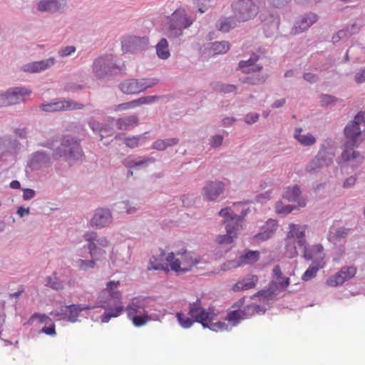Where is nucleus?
I'll return each mask as SVG.
<instances>
[{
  "instance_id": "3c124183",
  "label": "nucleus",
  "mask_w": 365,
  "mask_h": 365,
  "mask_svg": "<svg viewBox=\"0 0 365 365\" xmlns=\"http://www.w3.org/2000/svg\"><path fill=\"white\" fill-rule=\"evenodd\" d=\"M141 139V136H132L124 138V143L130 148H135L139 145V140Z\"/></svg>"
},
{
  "instance_id": "0e129e2a",
  "label": "nucleus",
  "mask_w": 365,
  "mask_h": 365,
  "mask_svg": "<svg viewBox=\"0 0 365 365\" xmlns=\"http://www.w3.org/2000/svg\"><path fill=\"white\" fill-rule=\"evenodd\" d=\"M268 199H269V192H267L263 194H260L257 195V201L260 203H264L265 201H267Z\"/></svg>"
},
{
  "instance_id": "72a5a7b5",
  "label": "nucleus",
  "mask_w": 365,
  "mask_h": 365,
  "mask_svg": "<svg viewBox=\"0 0 365 365\" xmlns=\"http://www.w3.org/2000/svg\"><path fill=\"white\" fill-rule=\"evenodd\" d=\"M251 317V315L245 313V312L239 310H234L228 314H227V317H225V320L230 324H232L233 326L236 325L239 323L240 320H245Z\"/></svg>"
},
{
  "instance_id": "dca6fc26",
  "label": "nucleus",
  "mask_w": 365,
  "mask_h": 365,
  "mask_svg": "<svg viewBox=\"0 0 365 365\" xmlns=\"http://www.w3.org/2000/svg\"><path fill=\"white\" fill-rule=\"evenodd\" d=\"M334 157V154L331 150L322 148L319 150V153H317V157L309 164L307 169H309V171H312L317 168L328 167L332 163Z\"/></svg>"
},
{
  "instance_id": "6ab92c4d",
  "label": "nucleus",
  "mask_w": 365,
  "mask_h": 365,
  "mask_svg": "<svg viewBox=\"0 0 365 365\" xmlns=\"http://www.w3.org/2000/svg\"><path fill=\"white\" fill-rule=\"evenodd\" d=\"M111 222V213L109 210L98 208L95 211L94 216L91 220V226L93 227L102 228Z\"/></svg>"
},
{
  "instance_id": "49530a36",
  "label": "nucleus",
  "mask_w": 365,
  "mask_h": 365,
  "mask_svg": "<svg viewBox=\"0 0 365 365\" xmlns=\"http://www.w3.org/2000/svg\"><path fill=\"white\" fill-rule=\"evenodd\" d=\"M135 81L145 90H148L158 83V79L155 78L135 79Z\"/></svg>"
},
{
  "instance_id": "0eeeda50",
  "label": "nucleus",
  "mask_w": 365,
  "mask_h": 365,
  "mask_svg": "<svg viewBox=\"0 0 365 365\" xmlns=\"http://www.w3.org/2000/svg\"><path fill=\"white\" fill-rule=\"evenodd\" d=\"M119 285V281H110L106 283L105 292L108 294L109 297L114 299L115 307L111 308L105 303L100 305V307L106 310V312L101 316V322H102V323H108L110 318L118 317L123 312V307L121 302V292L117 289Z\"/></svg>"
},
{
  "instance_id": "09e8293b",
  "label": "nucleus",
  "mask_w": 365,
  "mask_h": 365,
  "mask_svg": "<svg viewBox=\"0 0 365 365\" xmlns=\"http://www.w3.org/2000/svg\"><path fill=\"white\" fill-rule=\"evenodd\" d=\"M99 255L94 257V259L86 260V259H80L78 261V267L81 270H87L88 269H93L95 267L96 262L98 260V257Z\"/></svg>"
},
{
  "instance_id": "7c9ffc66",
  "label": "nucleus",
  "mask_w": 365,
  "mask_h": 365,
  "mask_svg": "<svg viewBox=\"0 0 365 365\" xmlns=\"http://www.w3.org/2000/svg\"><path fill=\"white\" fill-rule=\"evenodd\" d=\"M65 6V0H41L37 4V10L40 11H57Z\"/></svg>"
},
{
  "instance_id": "e2e57ef3",
  "label": "nucleus",
  "mask_w": 365,
  "mask_h": 365,
  "mask_svg": "<svg viewBox=\"0 0 365 365\" xmlns=\"http://www.w3.org/2000/svg\"><path fill=\"white\" fill-rule=\"evenodd\" d=\"M35 195V191L31 189H24L23 190V199L24 200H30Z\"/></svg>"
},
{
  "instance_id": "c9c22d12",
  "label": "nucleus",
  "mask_w": 365,
  "mask_h": 365,
  "mask_svg": "<svg viewBox=\"0 0 365 365\" xmlns=\"http://www.w3.org/2000/svg\"><path fill=\"white\" fill-rule=\"evenodd\" d=\"M325 265L326 264H311L302 275L303 282H308L314 278L318 271L324 269Z\"/></svg>"
},
{
  "instance_id": "052dcab7",
  "label": "nucleus",
  "mask_w": 365,
  "mask_h": 365,
  "mask_svg": "<svg viewBox=\"0 0 365 365\" xmlns=\"http://www.w3.org/2000/svg\"><path fill=\"white\" fill-rule=\"evenodd\" d=\"M258 120V114L255 113H250L245 117V121L247 124H252Z\"/></svg>"
},
{
  "instance_id": "cd10ccee",
  "label": "nucleus",
  "mask_w": 365,
  "mask_h": 365,
  "mask_svg": "<svg viewBox=\"0 0 365 365\" xmlns=\"http://www.w3.org/2000/svg\"><path fill=\"white\" fill-rule=\"evenodd\" d=\"M293 137L299 145L304 147H309L315 145L316 138L310 133H303V129L297 128L293 133Z\"/></svg>"
},
{
  "instance_id": "412c9836",
  "label": "nucleus",
  "mask_w": 365,
  "mask_h": 365,
  "mask_svg": "<svg viewBox=\"0 0 365 365\" xmlns=\"http://www.w3.org/2000/svg\"><path fill=\"white\" fill-rule=\"evenodd\" d=\"M112 69H113V66L108 58L100 57L93 63V71L98 78H102L111 73Z\"/></svg>"
},
{
  "instance_id": "a19ab883",
  "label": "nucleus",
  "mask_w": 365,
  "mask_h": 365,
  "mask_svg": "<svg viewBox=\"0 0 365 365\" xmlns=\"http://www.w3.org/2000/svg\"><path fill=\"white\" fill-rule=\"evenodd\" d=\"M235 18H225L219 21L218 27L219 31L221 32H229L230 29L235 26Z\"/></svg>"
},
{
  "instance_id": "6e6d98bb",
  "label": "nucleus",
  "mask_w": 365,
  "mask_h": 365,
  "mask_svg": "<svg viewBox=\"0 0 365 365\" xmlns=\"http://www.w3.org/2000/svg\"><path fill=\"white\" fill-rule=\"evenodd\" d=\"M139 107V105L136 104L133 101L126 102L124 103L118 104L116 106V110L117 111H121V110H127L128 109H133Z\"/></svg>"
},
{
  "instance_id": "393cba45",
  "label": "nucleus",
  "mask_w": 365,
  "mask_h": 365,
  "mask_svg": "<svg viewBox=\"0 0 365 365\" xmlns=\"http://www.w3.org/2000/svg\"><path fill=\"white\" fill-rule=\"evenodd\" d=\"M257 282L258 277L257 275L250 274L233 284L231 290H232L233 292L237 293L241 291L252 289L255 287Z\"/></svg>"
},
{
  "instance_id": "423d86ee",
  "label": "nucleus",
  "mask_w": 365,
  "mask_h": 365,
  "mask_svg": "<svg viewBox=\"0 0 365 365\" xmlns=\"http://www.w3.org/2000/svg\"><path fill=\"white\" fill-rule=\"evenodd\" d=\"M188 314L191 319L205 328H209L215 331H221L227 329V325L225 323L213 322V314L203 309L197 301L189 305Z\"/></svg>"
},
{
  "instance_id": "37998d69",
  "label": "nucleus",
  "mask_w": 365,
  "mask_h": 365,
  "mask_svg": "<svg viewBox=\"0 0 365 365\" xmlns=\"http://www.w3.org/2000/svg\"><path fill=\"white\" fill-rule=\"evenodd\" d=\"M211 49L215 54H224L229 50V43L227 41L214 42Z\"/></svg>"
},
{
  "instance_id": "864d4df0",
  "label": "nucleus",
  "mask_w": 365,
  "mask_h": 365,
  "mask_svg": "<svg viewBox=\"0 0 365 365\" xmlns=\"http://www.w3.org/2000/svg\"><path fill=\"white\" fill-rule=\"evenodd\" d=\"M215 90L221 93H227L235 92L236 88L235 86L231 84H217V86H215Z\"/></svg>"
},
{
  "instance_id": "c756f323",
  "label": "nucleus",
  "mask_w": 365,
  "mask_h": 365,
  "mask_svg": "<svg viewBox=\"0 0 365 365\" xmlns=\"http://www.w3.org/2000/svg\"><path fill=\"white\" fill-rule=\"evenodd\" d=\"M299 187L297 185L289 186L285 188L283 197L288 201L297 202V207H304L306 205L305 200L299 198Z\"/></svg>"
},
{
  "instance_id": "a878e982",
  "label": "nucleus",
  "mask_w": 365,
  "mask_h": 365,
  "mask_svg": "<svg viewBox=\"0 0 365 365\" xmlns=\"http://www.w3.org/2000/svg\"><path fill=\"white\" fill-rule=\"evenodd\" d=\"M31 91L26 88H15L11 91H8L5 94L1 95V96H6L8 101L13 105L19 103L20 101H24V98L29 96Z\"/></svg>"
},
{
  "instance_id": "a211bd4d",
  "label": "nucleus",
  "mask_w": 365,
  "mask_h": 365,
  "mask_svg": "<svg viewBox=\"0 0 365 365\" xmlns=\"http://www.w3.org/2000/svg\"><path fill=\"white\" fill-rule=\"evenodd\" d=\"M349 228L341 226L339 222H335L329 227L327 240L333 244H336L344 240L348 235H349Z\"/></svg>"
},
{
  "instance_id": "2f4dec72",
  "label": "nucleus",
  "mask_w": 365,
  "mask_h": 365,
  "mask_svg": "<svg viewBox=\"0 0 365 365\" xmlns=\"http://www.w3.org/2000/svg\"><path fill=\"white\" fill-rule=\"evenodd\" d=\"M139 123V118L135 115L120 118L116 120V128L119 130H128Z\"/></svg>"
},
{
  "instance_id": "bf43d9fd",
  "label": "nucleus",
  "mask_w": 365,
  "mask_h": 365,
  "mask_svg": "<svg viewBox=\"0 0 365 365\" xmlns=\"http://www.w3.org/2000/svg\"><path fill=\"white\" fill-rule=\"evenodd\" d=\"M76 48L73 46H68L63 48L60 49L58 51V55L61 57L68 56L73 53H75Z\"/></svg>"
},
{
  "instance_id": "ddd939ff",
  "label": "nucleus",
  "mask_w": 365,
  "mask_h": 365,
  "mask_svg": "<svg viewBox=\"0 0 365 365\" xmlns=\"http://www.w3.org/2000/svg\"><path fill=\"white\" fill-rule=\"evenodd\" d=\"M225 184L220 180L208 181L202 187V197L207 201H216L223 194Z\"/></svg>"
},
{
  "instance_id": "680f3d73",
  "label": "nucleus",
  "mask_w": 365,
  "mask_h": 365,
  "mask_svg": "<svg viewBox=\"0 0 365 365\" xmlns=\"http://www.w3.org/2000/svg\"><path fill=\"white\" fill-rule=\"evenodd\" d=\"M223 141V137L220 135H217L211 138V145L212 147H218L222 145V142Z\"/></svg>"
},
{
  "instance_id": "774afa93",
  "label": "nucleus",
  "mask_w": 365,
  "mask_h": 365,
  "mask_svg": "<svg viewBox=\"0 0 365 365\" xmlns=\"http://www.w3.org/2000/svg\"><path fill=\"white\" fill-rule=\"evenodd\" d=\"M303 77H304L305 81H309L310 83L315 82L317 80V77L311 73H305L304 76H303Z\"/></svg>"
},
{
  "instance_id": "aec40b11",
  "label": "nucleus",
  "mask_w": 365,
  "mask_h": 365,
  "mask_svg": "<svg viewBox=\"0 0 365 365\" xmlns=\"http://www.w3.org/2000/svg\"><path fill=\"white\" fill-rule=\"evenodd\" d=\"M317 21V15L314 13H308L299 18L295 22L294 27L292 29L293 35H297L304 32Z\"/></svg>"
},
{
  "instance_id": "473e14b6",
  "label": "nucleus",
  "mask_w": 365,
  "mask_h": 365,
  "mask_svg": "<svg viewBox=\"0 0 365 365\" xmlns=\"http://www.w3.org/2000/svg\"><path fill=\"white\" fill-rule=\"evenodd\" d=\"M257 59V56H254L247 61H242L239 63V67H240L242 72L245 73H254L255 72H258L262 69V66L255 64Z\"/></svg>"
},
{
  "instance_id": "de8ad7c7",
  "label": "nucleus",
  "mask_w": 365,
  "mask_h": 365,
  "mask_svg": "<svg viewBox=\"0 0 365 365\" xmlns=\"http://www.w3.org/2000/svg\"><path fill=\"white\" fill-rule=\"evenodd\" d=\"M176 317L179 324H180V326L184 329H188L191 327V326L193 324V322H195L193 319H191L180 312L177 313Z\"/></svg>"
},
{
  "instance_id": "338daca9",
  "label": "nucleus",
  "mask_w": 365,
  "mask_h": 365,
  "mask_svg": "<svg viewBox=\"0 0 365 365\" xmlns=\"http://www.w3.org/2000/svg\"><path fill=\"white\" fill-rule=\"evenodd\" d=\"M356 182V178L354 177H350L344 182V187L349 188L354 185Z\"/></svg>"
},
{
  "instance_id": "9d476101",
  "label": "nucleus",
  "mask_w": 365,
  "mask_h": 365,
  "mask_svg": "<svg viewBox=\"0 0 365 365\" xmlns=\"http://www.w3.org/2000/svg\"><path fill=\"white\" fill-rule=\"evenodd\" d=\"M53 156H54L55 159L63 156L78 159L81 156V146H79L77 141L73 140V138L65 137L64 139H63L62 145L57 148Z\"/></svg>"
},
{
  "instance_id": "4be33fe9",
  "label": "nucleus",
  "mask_w": 365,
  "mask_h": 365,
  "mask_svg": "<svg viewBox=\"0 0 365 365\" xmlns=\"http://www.w3.org/2000/svg\"><path fill=\"white\" fill-rule=\"evenodd\" d=\"M55 63V58L50 57L46 60L34 61L23 66V71L31 73H40L50 68Z\"/></svg>"
},
{
  "instance_id": "4468645a",
  "label": "nucleus",
  "mask_w": 365,
  "mask_h": 365,
  "mask_svg": "<svg viewBox=\"0 0 365 365\" xmlns=\"http://www.w3.org/2000/svg\"><path fill=\"white\" fill-rule=\"evenodd\" d=\"M83 106L71 100H60L47 104H42L40 108L46 112H61L83 108Z\"/></svg>"
},
{
  "instance_id": "e433bc0d",
  "label": "nucleus",
  "mask_w": 365,
  "mask_h": 365,
  "mask_svg": "<svg viewBox=\"0 0 365 365\" xmlns=\"http://www.w3.org/2000/svg\"><path fill=\"white\" fill-rule=\"evenodd\" d=\"M178 139L176 138H168L166 140H158L154 143H153V146L151 148L155 150H165L166 148L169 147H172L173 145H177Z\"/></svg>"
},
{
  "instance_id": "2eb2a0df",
  "label": "nucleus",
  "mask_w": 365,
  "mask_h": 365,
  "mask_svg": "<svg viewBox=\"0 0 365 365\" xmlns=\"http://www.w3.org/2000/svg\"><path fill=\"white\" fill-rule=\"evenodd\" d=\"M303 258L312 261V264H326L325 251H324V247L319 243L304 247Z\"/></svg>"
},
{
  "instance_id": "7ed1b4c3",
  "label": "nucleus",
  "mask_w": 365,
  "mask_h": 365,
  "mask_svg": "<svg viewBox=\"0 0 365 365\" xmlns=\"http://www.w3.org/2000/svg\"><path fill=\"white\" fill-rule=\"evenodd\" d=\"M219 215L223 218L222 223L225 225L227 234L218 235L215 238V242L219 245H230L236 239L237 232L242 228V218L234 213L230 207H225L219 211Z\"/></svg>"
},
{
  "instance_id": "5701e85b",
  "label": "nucleus",
  "mask_w": 365,
  "mask_h": 365,
  "mask_svg": "<svg viewBox=\"0 0 365 365\" xmlns=\"http://www.w3.org/2000/svg\"><path fill=\"white\" fill-rule=\"evenodd\" d=\"M166 255L167 254L163 252L159 256L151 257L150 259H149L147 269L165 272H170L169 262L165 260Z\"/></svg>"
},
{
  "instance_id": "c03bdc74",
  "label": "nucleus",
  "mask_w": 365,
  "mask_h": 365,
  "mask_svg": "<svg viewBox=\"0 0 365 365\" xmlns=\"http://www.w3.org/2000/svg\"><path fill=\"white\" fill-rule=\"evenodd\" d=\"M160 96H142L136 100L131 101L139 106L142 105H150L159 101Z\"/></svg>"
},
{
  "instance_id": "f03ea898",
  "label": "nucleus",
  "mask_w": 365,
  "mask_h": 365,
  "mask_svg": "<svg viewBox=\"0 0 365 365\" xmlns=\"http://www.w3.org/2000/svg\"><path fill=\"white\" fill-rule=\"evenodd\" d=\"M166 261L169 263L170 271L177 274H186L192 271L200 264L205 263L199 255L185 248L167 253Z\"/></svg>"
},
{
  "instance_id": "13d9d810",
  "label": "nucleus",
  "mask_w": 365,
  "mask_h": 365,
  "mask_svg": "<svg viewBox=\"0 0 365 365\" xmlns=\"http://www.w3.org/2000/svg\"><path fill=\"white\" fill-rule=\"evenodd\" d=\"M42 333L47 336H55V324L51 323V324H45L44 327L42 328Z\"/></svg>"
},
{
  "instance_id": "6e6552de",
  "label": "nucleus",
  "mask_w": 365,
  "mask_h": 365,
  "mask_svg": "<svg viewBox=\"0 0 365 365\" xmlns=\"http://www.w3.org/2000/svg\"><path fill=\"white\" fill-rule=\"evenodd\" d=\"M193 24V19L190 17L183 9H178L168 17V36H181L184 29Z\"/></svg>"
},
{
  "instance_id": "a18cd8bd",
  "label": "nucleus",
  "mask_w": 365,
  "mask_h": 365,
  "mask_svg": "<svg viewBox=\"0 0 365 365\" xmlns=\"http://www.w3.org/2000/svg\"><path fill=\"white\" fill-rule=\"evenodd\" d=\"M241 311L245 312L247 314L252 316L255 314H264V312H265V309L257 304H252L246 306L245 308Z\"/></svg>"
},
{
  "instance_id": "20e7f679",
  "label": "nucleus",
  "mask_w": 365,
  "mask_h": 365,
  "mask_svg": "<svg viewBox=\"0 0 365 365\" xmlns=\"http://www.w3.org/2000/svg\"><path fill=\"white\" fill-rule=\"evenodd\" d=\"M289 232L285 238V255L287 258L292 259L297 256V247H308L306 246L305 225L289 224Z\"/></svg>"
},
{
  "instance_id": "79ce46f5",
  "label": "nucleus",
  "mask_w": 365,
  "mask_h": 365,
  "mask_svg": "<svg viewBox=\"0 0 365 365\" xmlns=\"http://www.w3.org/2000/svg\"><path fill=\"white\" fill-rule=\"evenodd\" d=\"M267 78V76L266 75L254 74L245 78L242 82L243 83H249L250 85H260L265 82Z\"/></svg>"
},
{
  "instance_id": "9b49d317",
  "label": "nucleus",
  "mask_w": 365,
  "mask_h": 365,
  "mask_svg": "<svg viewBox=\"0 0 365 365\" xmlns=\"http://www.w3.org/2000/svg\"><path fill=\"white\" fill-rule=\"evenodd\" d=\"M84 239L88 242L91 257L105 255V251L102 248H106L109 245V242L105 237H98L97 233L88 232L84 234Z\"/></svg>"
},
{
  "instance_id": "8fccbe9b",
  "label": "nucleus",
  "mask_w": 365,
  "mask_h": 365,
  "mask_svg": "<svg viewBox=\"0 0 365 365\" xmlns=\"http://www.w3.org/2000/svg\"><path fill=\"white\" fill-rule=\"evenodd\" d=\"M35 319L38 320V322H40L41 324H44L45 325L53 324L51 318H49L48 317H47V315L44 314H33L32 317H31L30 320L34 321Z\"/></svg>"
},
{
  "instance_id": "4c0bfd02",
  "label": "nucleus",
  "mask_w": 365,
  "mask_h": 365,
  "mask_svg": "<svg viewBox=\"0 0 365 365\" xmlns=\"http://www.w3.org/2000/svg\"><path fill=\"white\" fill-rule=\"evenodd\" d=\"M259 252L257 251H247L245 254L241 255L238 261L245 264H253L258 260Z\"/></svg>"
},
{
  "instance_id": "4d7b16f0",
  "label": "nucleus",
  "mask_w": 365,
  "mask_h": 365,
  "mask_svg": "<svg viewBox=\"0 0 365 365\" xmlns=\"http://www.w3.org/2000/svg\"><path fill=\"white\" fill-rule=\"evenodd\" d=\"M245 264L241 263L238 260H230L223 264V269L228 270L230 269H236Z\"/></svg>"
},
{
  "instance_id": "ea45409f",
  "label": "nucleus",
  "mask_w": 365,
  "mask_h": 365,
  "mask_svg": "<svg viewBox=\"0 0 365 365\" xmlns=\"http://www.w3.org/2000/svg\"><path fill=\"white\" fill-rule=\"evenodd\" d=\"M46 286L54 290H61L63 289V282L58 279L56 272L51 276L46 277Z\"/></svg>"
},
{
  "instance_id": "f3484780",
  "label": "nucleus",
  "mask_w": 365,
  "mask_h": 365,
  "mask_svg": "<svg viewBox=\"0 0 365 365\" xmlns=\"http://www.w3.org/2000/svg\"><path fill=\"white\" fill-rule=\"evenodd\" d=\"M148 45V38L128 36L121 41V49L124 53H134L143 49Z\"/></svg>"
},
{
  "instance_id": "bb28decb",
  "label": "nucleus",
  "mask_w": 365,
  "mask_h": 365,
  "mask_svg": "<svg viewBox=\"0 0 365 365\" xmlns=\"http://www.w3.org/2000/svg\"><path fill=\"white\" fill-rule=\"evenodd\" d=\"M277 228V223L274 220H269L261 228V232L255 235V239L257 241H266L273 236L274 233Z\"/></svg>"
},
{
  "instance_id": "603ef678",
  "label": "nucleus",
  "mask_w": 365,
  "mask_h": 365,
  "mask_svg": "<svg viewBox=\"0 0 365 365\" xmlns=\"http://www.w3.org/2000/svg\"><path fill=\"white\" fill-rule=\"evenodd\" d=\"M294 208H296V207L284 205L281 202H277V205H275V210H277V212L279 214H289L292 212Z\"/></svg>"
},
{
  "instance_id": "58836bf2",
  "label": "nucleus",
  "mask_w": 365,
  "mask_h": 365,
  "mask_svg": "<svg viewBox=\"0 0 365 365\" xmlns=\"http://www.w3.org/2000/svg\"><path fill=\"white\" fill-rule=\"evenodd\" d=\"M149 163H155V158H142L140 160H133L130 157L127 158L124 160L125 166L128 168H133L137 166L145 165Z\"/></svg>"
},
{
  "instance_id": "f8f14e48",
  "label": "nucleus",
  "mask_w": 365,
  "mask_h": 365,
  "mask_svg": "<svg viewBox=\"0 0 365 365\" xmlns=\"http://www.w3.org/2000/svg\"><path fill=\"white\" fill-rule=\"evenodd\" d=\"M356 273H357V268H356V267H343L339 272L327 278V285L331 287L341 286L346 281L354 278Z\"/></svg>"
},
{
  "instance_id": "b1692460",
  "label": "nucleus",
  "mask_w": 365,
  "mask_h": 365,
  "mask_svg": "<svg viewBox=\"0 0 365 365\" xmlns=\"http://www.w3.org/2000/svg\"><path fill=\"white\" fill-rule=\"evenodd\" d=\"M96 307H99V306L90 307L88 305L71 304L62 307V312L68 313L67 320L73 323L77 321L78 316L81 312L96 309Z\"/></svg>"
},
{
  "instance_id": "39448f33",
  "label": "nucleus",
  "mask_w": 365,
  "mask_h": 365,
  "mask_svg": "<svg viewBox=\"0 0 365 365\" xmlns=\"http://www.w3.org/2000/svg\"><path fill=\"white\" fill-rule=\"evenodd\" d=\"M148 299L146 298L135 297L131 299L124 311L127 317L136 327H140L151 322V316L145 310Z\"/></svg>"
},
{
  "instance_id": "f257e3e1",
  "label": "nucleus",
  "mask_w": 365,
  "mask_h": 365,
  "mask_svg": "<svg viewBox=\"0 0 365 365\" xmlns=\"http://www.w3.org/2000/svg\"><path fill=\"white\" fill-rule=\"evenodd\" d=\"M363 125L365 127V113L360 112L355 116L353 122L344 128L345 135V144H344L343 153L339 157V163L354 161L359 164L364 158L359 153L354 150L362 142L361 131L359 126Z\"/></svg>"
},
{
  "instance_id": "c85d7f7f",
  "label": "nucleus",
  "mask_w": 365,
  "mask_h": 365,
  "mask_svg": "<svg viewBox=\"0 0 365 365\" xmlns=\"http://www.w3.org/2000/svg\"><path fill=\"white\" fill-rule=\"evenodd\" d=\"M119 89L121 92L128 95L139 94V93L145 91V88L138 84L135 79H127L121 82L119 85Z\"/></svg>"
},
{
  "instance_id": "69168bd1",
  "label": "nucleus",
  "mask_w": 365,
  "mask_h": 365,
  "mask_svg": "<svg viewBox=\"0 0 365 365\" xmlns=\"http://www.w3.org/2000/svg\"><path fill=\"white\" fill-rule=\"evenodd\" d=\"M279 280V287L283 289H286L289 285V279L287 277H281L280 279H277Z\"/></svg>"
},
{
  "instance_id": "1a4fd4ad",
  "label": "nucleus",
  "mask_w": 365,
  "mask_h": 365,
  "mask_svg": "<svg viewBox=\"0 0 365 365\" xmlns=\"http://www.w3.org/2000/svg\"><path fill=\"white\" fill-rule=\"evenodd\" d=\"M235 19L239 22H246L257 14V6L250 0H239L232 4Z\"/></svg>"
},
{
  "instance_id": "f704fd0d",
  "label": "nucleus",
  "mask_w": 365,
  "mask_h": 365,
  "mask_svg": "<svg viewBox=\"0 0 365 365\" xmlns=\"http://www.w3.org/2000/svg\"><path fill=\"white\" fill-rule=\"evenodd\" d=\"M157 56L162 60H166L170 56L169 44H168L167 39L163 38L159 41L156 45Z\"/></svg>"
},
{
  "instance_id": "5fc2aeb1",
  "label": "nucleus",
  "mask_w": 365,
  "mask_h": 365,
  "mask_svg": "<svg viewBox=\"0 0 365 365\" xmlns=\"http://www.w3.org/2000/svg\"><path fill=\"white\" fill-rule=\"evenodd\" d=\"M273 295V291L270 289H262L257 293L255 294V295L252 296V299L254 298H259V299H267L269 297H272Z\"/></svg>"
}]
</instances>
